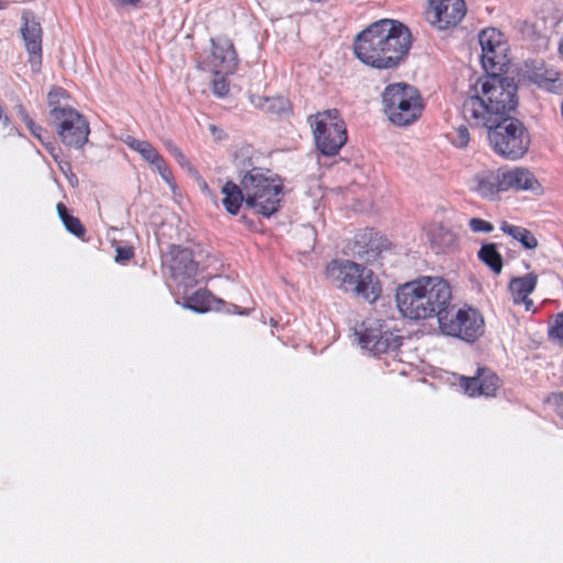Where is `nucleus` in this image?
<instances>
[{"label":"nucleus","mask_w":563,"mask_h":563,"mask_svg":"<svg viewBox=\"0 0 563 563\" xmlns=\"http://www.w3.org/2000/svg\"><path fill=\"white\" fill-rule=\"evenodd\" d=\"M411 47V34L402 23L383 19L356 34L354 56L367 67L378 70L397 68Z\"/></svg>","instance_id":"f257e3e1"},{"label":"nucleus","mask_w":563,"mask_h":563,"mask_svg":"<svg viewBox=\"0 0 563 563\" xmlns=\"http://www.w3.org/2000/svg\"><path fill=\"white\" fill-rule=\"evenodd\" d=\"M463 113L475 126H492L518 106L517 86L500 73H486L470 81Z\"/></svg>","instance_id":"f03ea898"},{"label":"nucleus","mask_w":563,"mask_h":563,"mask_svg":"<svg viewBox=\"0 0 563 563\" xmlns=\"http://www.w3.org/2000/svg\"><path fill=\"white\" fill-rule=\"evenodd\" d=\"M396 306L410 320H423L440 314L450 306L452 288L440 276H420L396 288Z\"/></svg>","instance_id":"7ed1b4c3"},{"label":"nucleus","mask_w":563,"mask_h":563,"mask_svg":"<svg viewBox=\"0 0 563 563\" xmlns=\"http://www.w3.org/2000/svg\"><path fill=\"white\" fill-rule=\"evenodd\" d=\"M327 277L344 292H352L368 303L382 295V284L374 272L350 260H333L325 267Z\"/></svg>","instance_id":"20e7f679"},{"label":"nucleus","mask_w":563,"mask_h":563,"mask_svg":"<svg viewBox=\"0 0 563 563\" xmlns=\"http://www.w3.org/2000/svg\"><path fill=\"white\" fill-rule=\"evenodd\" d=\"M382 98L384 112L397 126L411 125L421 117L424 109L423 99L418 89L405 82L388 85Z\"/></svg>","instance_id":"39448f33"},{"label":"nucleus","mask_w":563,"mask_h":563,"mask_svg":"<svg viewBox=\"0 0 563 563\" xmlns=\"http://www.w3.org/2000/svg\"><path fill=\"white\" fill-rule=\"evenodd\" d=\"M245 203L258 213L271 217L278 211L283 197V184L267 176L260 168L245 173L241 179Z\"/></svg>","instance_id":"423d86ee"},{"label":"nucleus","mask_w":563,"mask_h":563,"mask_svg":"<svg viewBox=\"0 0 563 563\" xmlns=\"http://www.w3.org/2000/svg\"><path fill=\"white\" fill-rule=\"evenodd\" d=\"M485 128L488 130L489 143L498 155L515 161L528 152L530 135L518 119L508 115L496 124Z\"/></svg>","instance_id":"0eeeda50"},{"label":"nucleus","mask_w":563,"mask_h":563,"mask_svg":"<svg viewBox=\"0 0 563 563\" xmlns=\"http://www.w3.org/2000/svg\"><path fill=\"white\" fill-rule=\"evenodd\" d=\"M308 122L317 148L325 156H334L347 141L346 124L338 109H328L309 115Z\"/></svg>","instance_id":"6e6552de"},{"label":"nucleus","mask_w":563,"mask_h":563,"mask_svg":"<svg viewBox=\"0 0 563 563\" xmlns=\"http://www.w3.org/2000/svg\"><path fill=\"white\" fill-rule=\"evenodd\" d=\"M357 335L362 347L377 357L399 352L404 342L400 331L380 319L363 321Z\"/></svg>","instance_id":"1a4fd4ad"},{"label":"nucleus","mask_w":563,"mask_h":563,"mask_svg":"<svg viewBox=\"0 0 563 563\" xmlns=\"http://www.w3.org/2000/svg\"><path fill=\"white\" fill-rule=\"evenodd\" d=\"M439 327L446 335L474 342L484 333V319L479 311L474 308L456 309L450 305L440 314Z\"/></svg>","instance_id":"9d476101"},{"label":"nucleus","mask_w":563,"mask_h":563,"mask_svg":"<svg viewBox=\"0 0 563 563\" xmlns=\"http://www.w3.org/2000/svg\"><path fill=\"white\" fill-rule=\"evenodd\" d=\"M51 117L60 141L66 146L81 148L88 142L89 123L77 110L51 109Z\"/></svg>","instance_id":"9b49d317"},{"label":"nucleus","mask_w":563,"mask_h":563,"mask_svg":"<svg viewBox=\"0 0 563 563\" xmlns=\"http://www.w3.org/2000/svg\"><path fill=\"white\" fill-rule=\"evenodd\" d=\"M482 47V65L486 73L506 71L509 65L508 51L509 45L504 38V34L497 29L489 27L483 30L478 35Z\"/></svg>","instance_id":"f8f14e48"},{"label":"nucleus","mask_w":563,"mask_h":563,"mask_svg":"<svg viewBox=\"0 0 563 563\" xmlns=\"http://www.w3.org/2000/svg\"><path fill=\"white\" fill-rule=\"evenodd\" d=\"M210 44V53L198 63V68L210 74L235 73L239 60L233 42L227 36H217Z\"/></svg>","instance_id":"ddd939ff"},{"label":"nucleus","mask_w":563,"mask_h":563,"mask_svg":"<svg viewBox=\"0 0 563 563\" xmlns=\"http://www.w3.org/2000/svg\"><path fill=\"white\" fill-rule=\"evenodd\" d=\"M465 0H429L426 18L438 30L456 27L465 18Z\"/></svg>","instance_id":"4468645a"},{"label":"nucleus","mask_w":563,"mask_h":563,"mask_svg":"<svg viewBox=\"0 0 563 563\" xmlns=\"http://www.w3.org/2000/svg\"><path fill=\"white\" fill-rule=\"evenodd\" d=\"M169 271L174 280L185 286L196 284L199 264L194 258V253L188 247L173 245L169 250Z\"/></svg>","instance_id":"2eb2a0df"},{"label":"nucleus","mask_w":563,"mask_h":563,"mask_svg":"<svg viewBox=\"0 0 563 563\" xmlns=\"http://www.w3.org/2000/svg\"><path fill=\"white\" fill-rule=\"evenodd\" d=\"M423 231L431 250L437 254L454 253L460 249L459 233L446 223L432 221Z\"/></svg>","instance_id":"dca6fc26"},{"label":"nucleus","mask_w":563,"mask_h":563,"mask_svg":"<svg viewBox=\"0 0 563 563\" xmlns=\"http://www.w3.org/2000/svg\"><path fill=\"white\" fill-rule=\"evenodd\" d=\"M124 144L134 152H137L144 161L153 165L164 181L172 188H176V181L172 169L159 152L147 141H141L134 136H126Z\"/></svg>","instance_id":"f3484780"},{"label":"nucleus","mask_w":563,"mask_h":563,"mask_svg":"<svg viewBox=\"0 0 563 563\" xmlns=\"http://www.w3.org/2000/svg\"><path fill=\"white\" fill-rule=\"evenodd\" d=\"M470 190L484 199L494 200L504 191L501 168L485 169L476 173L468 183Z\"/></svg>","instance_id":"a211bd4d"},{"label":"nucleus","mask_w":563,"mask_h":563,"mask_svg":"<svg viewBox=\"0 0 563 563\" xmlns=\"http://www.w3.org/2000/svg\"><path fill=\"white\" fill-rule=\"evenodd\" d=\"M461 386L470 396H495L500 387L499 377L487 368H479L474 377H462Z\"/></svg>","instance_id":"6ab92c4d"},{"label":"nucleus","mask_w":563,"mask_h":563,"mask_svg":"<svg viewBox=\"0 0 563 563\" xmlns=\"http://www.w3.org/2000/svg\"><path fill=\"white\" fill-rule=\"evenodd\" d=\"M527 76L530 81L550 92H563L562 75L543 62H532L531 66H528Z\"/></svg>","instance_id":"aec40b11"},{"label":"nucleus","mask_w":563,"mask_h":563,"mask_svg":"<svg viewBox=\"0 0 563 563\" xmlns=\"http://www.w3.org/2000/svg\"><path fill=\"white\" fill-rule=\"evenodd\" d=\"M538 284V275L528 273L525 276L514 277L509 282V290L515 305H525L527 311L533 310V301L529 296Z\"/></svg>","instance_id":"412c9836"},{"label":"nucleus","mask_w":563,"mask_h":563,"mask_svg":"<svg viewBox=\"0 0 563 563\" xmlns=\"http://www.w3.org/2000/svg\"><path fill=\"white\" fill-rule=\"evenodd\" d=\"M504 191L533 190L539 183L534 175L527 168L516 167L501 169Z\"/></svg>","instance_id":"4be33fe9"},{"label":"nucleus","mask_w":563,"mask_h":563,"mask_svg":"<svg viewBox=\"0 0 563 563\" xmlns=\"http://www.w3.org/2000/svg\"><path fill=\"white\" fill-rule=\"evenodd\" d=\"M24 24L21 29L25 47L31 55L30 63L40 62L42 55V27L34 19L23 14Z\"/></svg>","instance_id":"5701e85b"},{"label":"nucleus","mask_w":563,"mask_h":563,"mask_svg":"<svg viewBox=\"0 0 563 563\" xmlns=\"http://www.w3.org/2000/svg\"><path fill=\"white\" fill-rule=\"evenodd\" d=\"M384 246L382 235L373 229H364L354 236L353 252L358 257H364L369 253L377 254Z\"/></svg>","instance_id":"b1692460"},{"label":"nucleus","mask_w":563,"mask_h":563,"mask_svg":"<svg viewBox=\"0 0 563 563\" xmlns=\"http://www.w3.org/2000/svg\"><path fill=\"white\" fill-rule=\"evenodd\" d=\"M184 306L195 312L203 313L212 309H219L223 303L221 299L216 298L207 289H198L194 294L184 298Z\"/></svg>","instance_id":"393cba45"},{"label":"nucleus","mask_w":563,"mask_h":563,"mask_svg":"<svg viewBox=\"0 0 563 563\" xmlns=\"http://www.w3.org/2000/svg\"><path fill=\"white\" fill-rule=\"evenodd\" d=\"M224 198L222 203L225 210L231 214H238L242 202L245 201V194L242 185L238 186L235 183L228 180L222 187Z\"/></svg>","instance_id":"a878e982"},{"label":"nucleus","mask_w":563,"mask_h":563,"mask_svg":"<svg viewBox=\"0 0 563 563\" xmlns=\"http://www.w3.org/2000/svg\"><path fill=\"white\" fill-rule=\"evenodd\" d=\"M478 260L494 274L499 275L504 267V260L495 243H485L477 253Z\"/></svg>","instance_id":"bb28decb"},{"label":"nucleus","mask_w":563,"mask_h":563,"mask_svg":"<svg viewBox=\"0 0 563 563\" xmlns=\"http://www.w3.org/2000/svg\"><path fill=\"white\" fill-rule=\"evenodd\" d=\"M501 231L517 240L527 250H534L538 246V240L528 229L514 225L508 222H503L500 225Z\"/></svg>","instance_id":"cd10ccee"},{"label":"nucleus","mask_w":563,"mask_h":563,"mask_svg":"<svg viewBox=\"0 0 563 563\" xmlns=\"http://www.w3.org/2000/svg\"><path fill=\"white\" fill-rule=\"evenodd\" d=\"M56 210L66 230L75 236L84 240L86 228L79 218L69 214L67 207L63 202L57 203Z\"/></svg>","instance_id":"c85d7f7f"},{"label":"nucleus","mask_w":563,"mask_h":563,"mask_svg":"<svg viewBox=\"0 0 563 563\" xmlns=\"http://www.w3.org/2000/svg\"><path fill=\"white\" fill-rule=\"evenodd\" d=\"M377 366L383 374L406 375L405 364L398 357V352L378 357Z\"/></svg>","instance_id":"c756f323"},{"label":"nucleus","mask_w":563,"mask_h":563,"mask_svg":"<svg viewBox=\"0 0 563 563\" xmlns=\"http://www.w3.org/2000/svg\"><path fill=\"white\" fill-rule=\"evenodd\" d=\"M16 111L18 115L25 123L32 135L37 140L43 141V133L45 132L44 129L32 120L25 107L23 104H19L16 106Z\"/></svg>","instance_id":"7c9ffc66"},{"label":"nucleus","mask_w":563,"mask_h":563,"mask_svg":"<svg viewBox=\"0 0 563 563\" xmlns=\"http://www.w3.org/2000/svg\"><path fill=\"white\" fill-rule=\"evenodd\" d=\"M212 75H213V79H212V84H211L212 92L219 98L227 97L230 91V82L228 80V77L231 74H212Z\"/></svg>","instance_id":"2f4dec72"},{"label":"nucleus","mask_w":563,"mask_h":563,"mask_svg":"<svg viewBox=\"0 0 563 563\" xmlns=\"http://www.w3.org/2000/svg\"><path fill=\"white\" fill-rule=\"evenodd\" d=\"M68 93L62 87H53L47 96L48 106L51 109H70V107H60V100L67 99Z\"/></svg>","instance_id":"473e14b6"},{"label":"nucleus","mask_w":563,"mask_h":563,"mask_svg":"<svg viewBox=\"0 0 563 563\" xmlns=\"http://www.w3.org/2000/svg\"><path fill=\"white\" fill-rule=\"evenodd\" d=\"M453 145L457 147H466L470 143V132L465 125H460L455 129L454 135L452 136Z\"/></svg>","instance_id":"72a5a7b5"},{"label":"nucleus","mask_w":563,"mask_h":563,"mask_svg":"<svg viewBox=\"0 0 563 563\" xmlns=\"http://www.w3.org/2000/svg\"><path fill=\"white\" fill-rule=\"evenodd\" d=\"M549 334L563 343V311L555 316L554 322L549 329Z\"/></svg>","instance_id":"f704fd0d"},{"label":"nucleus","mask_w":563,"mask_h":563,"mask_svg":"<svg viewBox=\"0 0 563 563\" xmlns=\"http://www.w3.org/2000/svg\"><path fill=\"white\" fill-rule=\"evenodd\" d=\"M468 225L473 232H485L489 233L494 230V225L481 218H472Z\"/></svg>","instance_id":"c9c22d12"},{"label":"nucleus","mask_w":563,"mask_h":563,"mask_svg":"<svg viewBox=\"0 0 563 563\" xmlns=\"http://www.w3.org/2000/svg\"><path fill=\"white\" fill-rule=\"evenodd\" d=\"M134 257V250L132 246H119L115 250V261L118 263H126Z\"/></svg>","instance_id":"e433bc0d"},{"label":"nucleus","mask_w":563,"mask_h":563,"mask_svg":"<svg viewBox=\"0 0 563 563\" xmlns=\"http://www.w3.org/2000/svg\"><path fill=\"white\" fill-rule=\"evenodd\" d=\"M173 156L181 168H186L188 170L192 169L190 161L185 156L180 148H174Z\"/></svg>","instance_id":"4c0bfd02"},{"label":"nucleus","mask_w":563,"mask_h":563,"mask_svg":"<svg viewBox=\"0 0 563 563\" xmlns=\"http://www.w3.org/2000/svg\"><path fill=\"white\" fill-rule=\"evenodd\" d=\"M119 5H135L140 0H111Z\"/></svg>","instance_id":"58836bf2"},{"label":"nucleus","mask_w":563,"mask_h":563,"mask_svg":"<svg viewBox=\"0 0 563 563\" xmlns=\"http://www.w3.org/2000/svg\"><path fill=\"white\" fill-rule=\"evenodd\" d=\"M165 146L167 148V151L173 155L174 154V148H179L173 141L168 140L165 142Z\"/></svg>","instance_id":"ea45409f"},{"label":"nucleus","mask_w":563,"mask_h":563,"mask_svg":"<svg viewBox=\"0 0 563 563\" xmlns=\"http://www.w3.org/2000/svg\"><path fill=\"white\" fill-rule=\"evenodd\" d=\"M58 165L63 173L70 170V164L68 162H58Z\"/></svg>","instance_id":"a19ab883"},{"label":"nucleus","mask_w":563,"mask_h":563,"mask_svg":"<svg viewBox=\"0 0 563 563\" xmlns=\"http://www.w3.org/2000/svg\"><path fill=\"white\" fill-rule=\"evenodd\" d=\"M209 130H210V132H211L213 135H216V134H218V133H219V134H222V133H223V131H222V130H220V129H219L218 126H216L214 124H211V125L209 126Z\"/></svg>","instance_id":"79ce46f5"},{"label":"nucleus","mask_w":563,"mask_h":563,"mask_svg":"<svg viewBox=\"0 0 563 563\" xmlns=\"http://www.w3.org/2000/svg\"><path fill=\"white\" fill-rule=\"evenodd\" d=\"M559 51L560 53L562 54L563 56V38L560 41V44H559Z\"/></svg>","instance_id":"37998d69"},{"label":"nucleus","mask_w":563,"mask_h":563,"mask_svg":"<svg viewBox=\"0 0 563 563\" xmlns=\"http://www.w3.org/2000/svg\"><path fill=\"white\" fill-rule=\"evenodd\" d=\"M202 189H203V190H209V187H208V185H207L206 183H203V185H202Z\"/></svg>","instance_id":"c03bdc74"},{"label":"nucleus","mask_w":563,"mask_h":563,"mask_svg":"<svg viewBox=\"0 0 563 563\" xmlns=\"http://www.w3.org/2000/svg\"><path fill=\"white\" fill-rule=\"evenodd\" d=\"M3 8H4V5H0V9H3Z\"/></svg>","instance_id":"a18cd8bd"},{"label":"nucleus","mask_w":563,"mask_h":563,"mask_svg":"<svg viewBox=\"0 0 563 563\" xmlns=\"http://www.w3.org/2000/svg\"><path fill=\"white\" fill-rule=\"evenodd\" d=\"M560 397H563V394H560Z\"/></svg>","instance_id":"49530a36"}]
</instances>
